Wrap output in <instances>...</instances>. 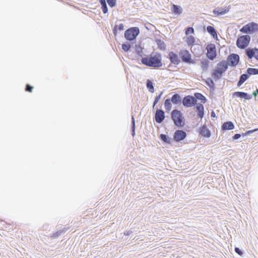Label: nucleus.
Masks as SVG:
<instances>
[{
    "mask_svg": "<svg viewBox=\"0 0 258 258\" xmlns=\"http://www.w3.org/2000/svg\"><path fill=\"white\" fill-rule=\"evenodd\" d=\"M162 56L160 53H152L149 56L142 57L141 62L144 65L153 68H160L162 66Z\"/></svg>",
    "mask_w": 258,
    "mask_h": 258,
    "instance_id": "nucleus-1",
    "label": "nucleus"
},
{
    "mask_svg": "<svg viewBox=\"0 0 258 258\" xmlns=\"http://www.w3.org/2000/svg\"><path fill=\"white\" fill-rule=\"evenodd\" d=\"M171 116L176 126L181 127L184 125V118L180 111L174 109L171 112Z\"/></svg>",
    "mask_w": 258,
    "mask_h": 258,
    "instance_id": "nucleus-2",
    "label": "nucleus"
},
{
    "mask_svg": "<svg viewBox=\"0 0 258 258\" xmlns=\"http://www.w3.org/2000/svg\"><path fill=\"white\" fill-rule=\"evenodd\" d=\"M140 33L139 29L137 27L131 28L124 32V37L129 41L135 40Z\"/></svg>",
    "mask_w": 258,
    "mask_h": 258,
    "instance_id": "nucleus-3",
    "label": "nucleus"
},
{
    "mask_svg": "<svg viewBox=\"0 0 258 258\" xmlns=\"http://www.w3.org/2000/svg\"><path fill=\"white\" fill-rule=\"evenodd\" d=\"M256 31H258V24L254 22H251L244 25L240 30V31L241 32L250 34Z\"/></svg>",
    "mask_w": 258,
    "mask_h": 258,
    "instance_id": "nucleus-4",
    "label": "nucleus"
},
{
    "mask_svg": "<svg viewBox=\"0 0 258 258\" xmlns=\"http://www.w3.org/2000/svg\"><path fill=\"white\" fill-rule=\"evenodd\" d=\"M250 40V37L249 35H243L238 38L236 45L238 47L244 49L248 46Z\"/></svg>",
    "mask_w": 258,
    "mask_h": 258,
    "instance_id": "nucleus-5",
    "label": "nucleus"
},
{
    "mask_svg": "<svg viewBox=\"0 0 258 258\" xmlns=\"http://www.w3.org/2000/svg\"><path fill=\"white\" fill-rule=\"evenodd\" d=\"M179 55L182 60L187 63H194V61L191 58V55L189 51L186 49L180 50Z\"/></svg>",
    "mask_w": 258,
    "mask_h": 258,
    "instance_id": "nucleus-6",
    "label": "nucleus"
},
{
    "mask_svg": "<svg viewBox=\"0 0 258 258\" xmlns=\"http://www.w3.org/2000/svg\"><path fill=\"white\" fill-rule=\"evenodd\" d=\"M207 50V56L211 60H213L217 55L215 45L214 44H209L206 47Z\"/></svg>",
    "mask_w": 258,
    "mask_h": 258,
    "instance_id": "nucleus-7",
    "label": "nucleus"
},
{
    "mask_svg": "<svg viewBox=\"0 0 258 258\" xmlns=\"http://www.w3.org/2000/svg\"><path fill=\"white\" fill-rule=\"evenodd\" d=\"M197 103V99L195 97L188 95L184 97L182 100L183 105L186 107H190Z\"/></svg>",
    "mask_w": 258,
    "mask_h": 258,
    "instance_id": "nucleus-8",
    "label": "nucleus"
},
{
    "mask_svg": "<svg viewBox=\"0 0 258 258\" xmlns=\"http://www.w3.org/2000/svg\"><path fill=\"white\" fill-rule=\"evenodd\" d=\"M239 60V56L238 54L232 53L229 55L227 58V63L229 66H236Z\"/></svg>",
    "mask_w": 258,
    "mask_h": 258,
    "instance_id": "nucleus-9",
    "label": "nucleus"
},
{
    "mask_svg": "<svg viewBox=\"0 0 258 258\" xmlns=\"http://www.w3.org/2000/svg\"><path fill=\"white\" fill-rule=\"evenodd\" d=\"M186 136V133L185 132L182 130H177L175 131L174 134V139L177 142H179L183 140Z\"/></svg>",
    "mask_w": 258,
    "mask_h": 258,
    "instance_id": "nucleus-10",
    "label": "nucleus"
},
{
    "mask_svg": "<svg viewBox=\"0 0 258 258\" xmlns=\"http://www.w3.org/2000/svg\"><path fill=\"white\" fill-rule=\"evenodd\" d=\"M156 121L158 123H161L165 118V113L162 109H157L155 115Z\"/></svg>",
    "mask_w": 258,
    "mask_h": 258,
    "instance_id": "nucleus-11",
    "label": "nucleus"
},
{
    "mask_svg": "<svg viewBox=\"0 0 258 258\" xmlns=\"http://www.w3.org/2000/svg\"><path fill=\"white\" fill-rule=\"evenodd\" d=\"M228 68L227 62L225 60H222L219 62L216 68V69L220 71L221 73H224Z\"/></svg>",
    "mask_w": 258,
    "mask_h": 258,
    "instance_id": "nucleus-12",
    "label": "nucleus"
},
{
    "mask_svg": "<svg viewBox=\"0 0 258 258\" xmlns=\"http://www.w3.org/2000/svg\"><path fill=\"white\" fill-rule=\"evenodd\" d=\"M169 58L171 62L174 64H178L180 60L178 57V56L173 52H170L169 53Z\"/></svg>",
    "mask_w": 258,
    "mask_h": 258,
    "instance_id": "nucleus-13",
    "label": "nucleus"
},
{
    "mask_svg": "<svg viewBox=\"0 0 258 258\" xmlns=\"http://www.w3.org/2000/svg\"><path fill=\"white\" fill-rule=\"evenodd\" d=\"M229 7H228L227 8H217L213 10V13L215 15L219 16V15H224V14L227 13L229 12Z\"/></svg>",
    "mask_w": 258,
    "mask_h": 258,
    "instance_id": "nucleus-14",
    "label": "nucleus"
},
{
    "mask_svg": "<svg viewBox=\"0 0 258 258\" xmlns=\"http://www.w3.org/2000/svg\"><path fill=\"white\" fill-rule=\"evenodd\" d=\"M233 96L244 98L246 100H249L251 98V96L248 95L247 93L242 92H235L233 93Z\"/></svg>",
    "mask_w": 258,
    "mask_h": 258,
    "instance_id": "nucleus-15",
    "label": "nucleus"
},
{
    "mask_svg": "<svg viewBox=\"0 0 258 258\" xmlns=\"http://www.w3.org/2000/svg\"><path fill=\"white\" fill-rule=\"evenodd\" d=\"M200 134L205 137L209 138L211 136V133L207 127L203 125L200 128Z\"/></svg>",
    "mask_w": 258,
    "mask_h": 258,
    "instance_id": "nucleus-16",
    "label": "nucleus"
},
{
    "mask_svg": "<svg viewBox=\"0 0 258 258\" xmlns=\"http://www.w3.org/2000/svg\"><path fill=\"white\" fill-rule=\"evenodd\" d=\"M196 109L197 111H198V115L201 118H203L204 114V108L203 105L201 103L197 104L196 106Z\"/></svg>",
    "mask_w": 258,
    "mask_h": 258,
    "instance_id": "nucleus-17",
    "label": "nucleus"
},
{
    "mask_svg": "<svg viewBox=\"0 0 258 258\" xmlns=\"http://www.w3.org/2000/svg\"><path fill=\"white\" fill-rule=\"evenodd\" d=\"M234 127L233 123L231 121H227L224 122L222 126V128L223 130H232Z\"/></svg>",
    "mask_w": 258,
    "mask_h": 258,
    "instance_id": "nucleus-18",
    "label": "nucleus"
},
{
    "mask_svg": "<svg viewBox=\"0 0 258 258\" xmlns=\"http://www.w3.org/2000/svg\"><path fill=\"white\" fill-rule=\"evenodd\" d=\"M181 97L178 94H174L170 100V101L175 104L179 103L181 101Z\"/></svg>",
    "mask_w": 258,
    "mask_h": 258,
    "instance_id": "nucleus-19",
    "label": "nucleus"
},
{
    "mask_svg": "<svg viewBox=\"0 0 258 258\" xmlns=\"http://www.w3.org/2000/svg\"><path fill=\"white\" fill-rule=\"evenodd\" d=\"M172 11L174 12V13L179 15L182 13V9L179 6L173 5Z\"/></svg>",
    "mask_w": 258,
    "mask_h": 258,
    "instance_id": "nucleus-20",
    "label": "nucleus"
},
{
    "mask_svg": "<svg viewBox=\"0 0 258 258\" xmlns=\"http://www.w3.org/2000/svg\"><path fill=\"white\" fill-rule=\"evenodd\" d=\"M248 78V76L247 74H244L240 76L239 80L237 83V86H240Z\"/></svg>",
    "mask_w": 258,
    "mask_h": 258,
    "instance_id": "nucleus-21",
    "label": "nucleus"
},
{
    "mask_svg": "<svg viewBox=\"0 0 258 258\" xmlns=\"http://www.w3.org/2000/svg\"><path fill=\"white\" fill-rule=\"evenodd\" d=\"M222 74L223 73H221L216 69L212 73V76L214 79L218 80L221 77Z\"/></svg>",
    "mask_w": 258,
    "mask_h": 258,
    "instance_id": "nucleus-22",
    "label": "nucleus"
},
{
    "mask_svg": "<svg viewBox=\"0 0 258 258\" xmlns=\"http://www.w3.org/2000/svg\"><path fill=\"white\" fill-rule=\"evenodd\" d=\"M207 30L213 37V38H215V36H217L216 31L213 27L208 26L207 27Z\"/></svg>",
    "mask_w": 258,
    "mask_h": 258,
    "instance_id": "nucleus-23",
    "label": "nucleus"
},
{
    "mask_svg": "<svg viewBox=\"0 0 258 258\" xmlns=\"http://www.w3.org/2000/svg\"><path fill=\"white\" fill-rule=\"evenodd\" d=\"M254 49H255V48H251V49L248 48V49H246V50H245L246 54L247 56V57H248V58L251 59L253 57H254V51H255Z\"/></svg>",
    "mask_w": 258,
    "mask_h": 258,
    "instance_id": "nucleus-24",
    "label": "nucleus"
},
{
    "mask_svg": "<svg viewBox=\"0 0 258 258\" xmlns=\"http://www.w3.org/2000/svg\"><path fill=\"white\" fill-rule=\"evenodd\" d=\"M209 61L208 59H204L201 61V68L204 71H207L209 68Z\"/></svg>",
    "mask_w": 258,
    "mask_h": 258,
    "instance_id": "nucleus-25",
    "label": "nucleus"
},
{
    "mask_svg": "<svg viewBox=\"0 0 258 258\" xmlns=\"http://www.w3.org/2000/svg\"><path fill=\"white\" fill-rule=\"evenodd\" d=\"M147 88L151 93L154 92V87L152 82L150 80H147L146 83Z\"/></svg>",
    "mask_w": 258,
    "mask_h": 258,
    "instance_id": "nucleus-26",
    "label": "nucleus"
},
{
    "mask_svg": "<svg viewBox=\"0 0 258 258\" xmlns=\"http://www.w3.org/2000/svg\"><path fill=\"white\" fill-rule=\"evenodd\" d=\"M171 101L169 99H167L165 101L164 105L165 108L167 111H170L172 108V104L171 103Z\"/></svg>",
    "mask_w": 258,
    "mask_h": 258,
    "instance_id": "nucleus-27",
    "label": "nucleus"
},
{
    "mask_svg": "<svg viewBox=\"0 0 258 258\" xmlns=\"http://www.w3.org/2000/svg\"><path fill=\"white\" fill-rule=\"evenodd\" d=\"M247 73L250 75H258V69L255 68H248Z\"/></svg>",
    "mask_w": 258,
    "mask_h": 258,
    "instance_id": "nucleus-28",
    "label": "nucleus"
},
{
    "mask_svg": "<svg viewBox=\"0 0 258 258\" xmlns=\"http://www.w3.org/2000/svg\"><path fill=\"white\" fill-rule=\"evenodd\" d=\"M195 41V38L192 36H189L187 37L186 42L189 46L194 45Z\"/></svg>",
    "mask_w": 258,
    "mask_h": 258,
    "instance_id": "nucleus-29",
    "label": "nucleus"
},
{
    "mask_svg": "<svg viewBox=\"0 0 258 258\" xmlns=\"http://www.w3.org/2000/svg\"><path fill=\"white\" fill-rule=\"evenodd\" d=\"M195 97V98H196L197 100H200L203 103H205L206 102V99L205 97L200 93H196Z\"/></svg>",
    "mask_w": 258,
    "mask_h": 258,
    "instance_id": "nucleus-30",
    "label": "nucleus"
},
{
    "mask_svg": "<svg viewBox=\"0 0 258 258\" xmlns=\"http://www.w3.org/2000/svg\"><path fill=\"white\" fill-rule=\"evenodd\" d=\"M160 139L165 143H169L170 142L169 139L167 136L164 134L160 135Z\"/></svg>",
    "mask_w": 258,
    "mask_h": 258,
    "instance_id": "nucleus-31",
    "label": "nucleus"
},
{
    "mask_svg": "<svg viewBox=\"0 0 258 258\" xmlns=\"http://www.w3.org/2000/svg\"><path fill=\"white\" fill-rule=\"evenodd\" d=\"M132 136L134 137L135 135V120L133 116L132 117Z\"/></svg>",
    "mask_w": 258,
    "mask_h": 258,
    "instance_id": "nucleus-32",
    "label": "nucleus"
},
{
    "mask_svg": "<svg viewBox=\"0 0 258 258\" xmlns=\"http://www.w3.org/2000/svg\"><path fill=\"white\" fill-rule=\"evenodd\" d=\"M131 48V45L128 43L123 44L122 45V48L124 51H128Z\"/></svg>",
    "mask_w": 258,
    "mask_h": 258,
    "instance_id": "nucleus-33",
    "label": "nucleus"
},
{
    "mask_svg": "<svg viewBox=\"0 0 258 258\" xmlns=\"http://www.w3.org/2000/svg\"><path fill=\"white\" fill-rule=\"evenodd\" d=\"M158 44L159 45V48L162 50H165L166 48V46L164 43L161 40H159L158 42Z\"/></svg>",
    "mask_w": 258,
    "mask_h": 258,
    "instance_id": "nucleus-34",
    "label": "nucleus"
},
{
    "mask_svg": "<svg viewBox=\"0 0 258 258\" xmlns=\"http://www.w3.org/2000/svg\"><path fill=\"white\" fill-rule=\"evenodd\" d=\"M162 92H161L160 93V94L158 95V96H157L155 98V99L154 100V102L153 103V107H154L155 106V105L158 103V102L159 101V100L160 99L162 95Z\"/></svg>",
    "mask_w": 258,
    "mask_h": 258,
    "instance_id": "nucleus-35",
    "label": "nucleus"
},
{
    "mask_svg": "<svg viewBox=\"0 0 258 258\" xmlns=\"http://www.w3.org/2000/svg\"><path fill=\"white\" fill-rule=\"evenodd\" d=\"M108 5L112 8L116 5V0H106Z\"/></svg>",
    "mask_w": 258,
    "mask_h": 258,
    "instance_id": "nucleus-36",
    "label": "nucleus"
},
{
    "mask_svg": "<svg viewBox=\"0 0 258 258\" xmlns=\"http://www.w3.org/2000/svg\"><path fill=\"white\" fill-rule=\"evenodd\" d=\"M101 8L104 14H106L108 12V8L106 4L101 5Z\"/></svg>",
    "mask_w": 258,
    "mask_h": 258,
    "instance_id": "nucleus-37",
    "label": "nucleus"
},
{
    "mask_svg": "<svg viewBox=\"0 0 258 258\" xmlns=\"http://www.w3.org/2000/svg\"><path fill=\"white\" fill-rule=\"evenodd\" d=\"M194 33V29L192 27L187 28L185 31V34L186 35H188L189 33Z\"/></svg>",
    "mask_w": 258,
    "mask_h": 258,
    "instance_id": "nucleus-38",
    "label": "nucleus"
},
{
    "mask_svg": "<svg viewBox=\"0 0 258 258\" xmlns=\"http://www.w3.org/2000/svg\"><path fill=\"white\" fill-rule=\"evenodd\" d=\"M63 233V231H58L56 232V233H55L54 234H53V235L52 237H53L54 238H57L58 236H59Z\"/></svg>",
    "mask_w": 258,
    "mask_h": 258,
    "instance_id": "nucleus-39",
    "label": "nucleus"
},
{
    "mask_svg": "<svg viewBox=\"0 0 258 258\" xmlns=\"http://www.w3.org/2000/svg\"><path fill=\"white\" fill-rule=\"evenodd\" d=\"M33 87L31 86L30 85L27 84L26 85V91H28V92H31L32 89H33Z\"/></svg>",
    "mask_w": 258,
    "mask_h": 258,
    "instance_id": "nucleus-40",
    "label": "nucleus"
},
{
    "mask_svg": "<svg viewBox=\"0 0 258 258\" xmlns=\"http://www.w3.org/2000/svg\"><path fill=\"white\" fill-rule=\"evenodd\" d=\"M258 129H254V130H250V131H247L245 133V136H248V135H249L250 134L254 133V132L257 131Z\"/></svg>",
    "mask_w": 258,
    "mask_h": 258,
    "instance_id": "nucleus-41",
    "label": "nucleus"
},
{
    "mask_svg": "<svg viewBox=\"0 0 258 258\" xmlns=\"http://www.w3.org/2000/svg\"><path fill=\"white\" fill-rule=\"evenodd\" d=\"M235 251L240 255H242V254L241 250L238 247L235 248Z\"/></svg>",
    "mask_w": 258,
    "mask_h": 258,
    "instance_id": "nucleus-42",
    "label": "nucleus"
},
{
    "mask_svg": "<svg viewBox=\"0 0 258 258\" xmlns=\"http://www.w3.org/2000/svg\"><path fill=\"white\" fill-rule=\"evenodd\" d=\"M254 51V57L258 60V49L255 48Z\"/></svg>",
    "mask_w": 258,
    "mask_h": 258,
    "instance_id": "nucleus-43",
    "label": "nucleus"
},
{
    "mask_svg": "<svg viewBox=\"0 0 258 258\" xmlns=\"http://www.w3.org/2000/svg\"><path fill=\"white\" fill-rule=\"evenodd\" d=\"M117 27H118V29L119 31H121V30H123L124 26H123V25L122 24H119Z\"/></svg>",
    "mask_w": 258,
    "mask_h": 258,
    "instance_id": "nucleus-44",
    "label": "nucleus"
},
{
    "mask_svg": "<svg viewBox=\"0 0 258 258\" xmlns=\"http://www.w3.org/2000/svg\"><path fill=\"white\" fill-rule=\"evenodd\" d=\"M241 137V135L239 134H236L233 136V139L234 140H237Z\"/></svg>",
    "mask_w": 258,
    "mask_h": 258,
    "instance_id": "nucleus-45",
    "label": "nucleus"
},
{
    "mask_svg": "<svg viewBox=\"0 0 258 258\" xmlns=\"http://www.w3.org/2000/svg\"><path fill=\"white\" fill-rule=\"evenodd\" d=\"M258 95V89H256L255 91L252 93V95L254 97L257 96Z\"/></svg>",
    "mask_w": 258,
    "mask_h": 258,
    "instance_id": "nucleus-46",
    "label": "nucleus"
},
{
    "mask_svg": "<svg viewBox=\"0 0 258 258\" xmlns=\"http://www.w3.org/2000/svg\"><path fill=\"white\" fill-rule=\"evenodd\" d=\"M99 2L101 4V5L106 4V1L105 0H99Z\"/></svg>",
    "mask_w": 258,
    "mask_h": 258,
    "instance_id": "nucleus-47",
    "label": "nucleus"
},
{
    "mask_svg": "<svg viewBox=\"0 0 258 258\" xmlns=\"http://www.w3.org/2000/svg\"><path fill=\"white\" fill-rule=\"evenodd\" d=\"M132 233V231H127L124 232V235H130Z\"/></svg>",
    "mask_w": 258,
    "mask_h": 258,
    "instance_id": "nucleus-48",
    "label": "nucleus"
},
{
    "mask_svg": "<svg viewBox=\"0 0 258 258\" xmlns=\"http://www.w3.org/2000/svg\"><path fill=\"white\" fill-rule=\"evenodd\" d=\"M211 117H215V113L213 111H212L211 112Z\"/></svg>",
    "mask_w": 258,
    "mask_h": 258,
    "instance_id": "nucleus-49",
    "label": "nucleus"
},
{
    "mask_svg": "<svg viewBox=\"0 0 258 258\" xmlns=\"http://www.w3.org/2000/svg\"><path fill=\"white\" fill-rule=\"evenodd\" d=\"M210 82H211V84H212V85L214 84V82H213V81L211 79L210 80Z\"/></svg>",
    "mask_w": 258,
    "mask_h": 258,
    "instance_id": "nucleus-50",
    "label": "nucleus"
},
{
    "mask_svg": "<svg viewBox=\"0 0 258 258\" xmlns=\"http://www.w3.org/2000/svg\"><path fill=\"white\" fill-rule=\"evenodd\" d=\"M211 82L208 83V85L210 86Z\"/></svg>",
    "mask_w": 258,
    "mask_h": 258,
    "instance_id": "nucleus-51",
    "label": "nucleus"
},
{
    "mask_svg": "<svg viewBox=\"0 0 258 258\" xmlns=\"http://www.w3.org/2000/svg\"><path fill=\"white\" fill-rule=\"evenodd\" d=\"M211 82L208 83V85L210 86Z\"/></svg>",
    "mask_w": 258,
    "mask_h": 258,
    "instance_id": "nucleus-52",
    "label": "nucleus"
}]
</instances>
